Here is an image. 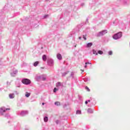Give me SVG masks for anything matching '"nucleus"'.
<instances>
[{
	"instance_id": "f257e3e1",
	"label": "nucleus",
	"mask_w": 130,
	"mask_h": 130,
	"mask_svg": "<svg viewBox=\"0 0 130 130\" xmlns=\"http://www.w3.org/2000/svg\"><path fill=\"white\" fill-rule=\"evenodd\" d=\"M121 36H122V32H119L116 34L114 35L113 36V39H115V40H116L117 39H119V38H121Z\"/></svg>"
},
{
	"instance_id": "f03ea898",
	"label": "nucleus",
	"mask_w": 130,
	"mask_h": 130,
	"mask_svg": "<svg viewBox=\"0 0 130 130\" xmlns=\"http://www.w3.org/2000/svg\"><path fill=\"white\" fill-rule=\"evenodd\" d=\"M7 110H11V109L10 108L5 109L4 107H1L0 108V114H1V115H4V113H5Z\"/></svg>"
},
{
	"instance_id": "7ed1b4c3",
	"label": "nucleus",
	"mask_w": 130,
	"mask_h": 130,
	"mask_svg": "<svg viewBox=\"0 0 130 130\" xmlns=\"http://www.w3.org/2000/svg\"><path fill=\"white\" fill-rule=\"evenodd\" d=\"M23 84L25 85H29L31 84V81L28 79H24L22 80Z\"/></svg>"
},
{
	"instance_id": "20e7f679",
	"label": "nucleus",
	"mask_w": 130,
	"mask_h": 130,
	"mask_svg": "<svg viewBox=\"0 0 130 130\" xmlns=\"http://www.w3.org/2000/svg\"><path fill=\"white\" fill-rule=\"evenodd\" d=\"M107 33V30H104L102 31H100L98 34V37H100V36H103V35H105Z\"/></svg>"
},
{
	"instance_id": "39448f33",
	"label": "nucleus",
	"mask_w": 130,
	"mask_h": 130,
	"mask_svg": "<svg viewBox=\"0 0 130 130\" xmlns=\"http://www.w3.org/2000/svg\"><path fill=\"white\" fill-rule=\"evenodd\" d=\"M57 58L59 60H61L62 59V57L61 56V54H60L59 53L57 54Z\"/></svg>"
},
{
	"instance_id": "423d86ee",
	"label": "nucleus",
	"mask_w": 130,
	"mask_h": 130,
	"mask_svg": "<svg viewBox=\"0 0 130 130\" xmlns=\"http://www.w3.org/2000/svg\"><path fill=\"white\" fill-rule=\"evenodd\" d=\"M9 98L10 99H13L15 98V94H14V93H10V94H9Z\"/></svg>"
},
{
	"instance_id": "0eeeda50",
	"label": "nucleus",
	"mask_w": 130,
	"mask_h": 130,
	"mask_svg": "<svg viewBox=\"0 0 130 130\" xmlns=\"http://www.w3.org/2000/svg\"><path fill=\"white\" fill-rule=\"evenodd\" d=\"M92 45H93V43H88L87 45H86V47L87 48H89V47H91V46H92Z\"/></svg>"
},
{
	"instance_id": "6e6552de",
	"label": "nucleus",
	"mask_w": 130,
	"mask_h": 130,
	"mask_svg": "<svg viewBox=\"0 0 130 130\" xmlns=\"http://www.w3.org/2000/svg\"><path fill=\"white\" fill-rule=\"evenodd\" d=\"M46 59H47V57H46V55H44L43 56V60H44V61H46Z\"/></svg>"
},
{
	"instance_id": "1a4fd4ad",
	"label": "nucleus",
	"mask_w": 130,
	"mask_h": 130,
	"mask_svg": "<svg viewBox=\"0 0 130 130\" xmlns=\"http://www.w3.org/2000/svg\"><path fill=\"white\" fill-rule=\"evenodd\" d=\"M31 95V93L30 92H25V96L27 98L29 97Z\"/></svg>"
},
{
	"instance_id": "9d476101",
	"label": "nucleus",
	"mask_w": 130,
	"mask_h": 130,
	"mask_svg": "<svg viewBox=\"0 0 130 130\" xmlns=\"http://www.w3.org/2000/svg\"><path fill=\"white\" fill-rule=\"evenodd\" d=\"M55 105H56L57 106H59L60 105V102H55Z\"/></svg>"
},
{
	"instance_id": "9b49d317",
	"label": "nucleus",
	"mask_w": 130,
	"mask_h": 130,
	"mask_svg": "<svg viewBox=\"0 0 130 130\" xmlns=\"http://www.w3.org/2000/svg\"><path fill=\"white\" fill-rule=\"evenodd\" d=\"M92 52H93V54H95V55H98V53L95 50H92Z\"/></svg>"
},
{
	"instance_id": "f8f14e48",
	"label": "nucleus",
	"mask_w": 130,
	"mask_h": 130,
	"mask_svg": "<svg viewBox=\"0 0 130 130\" xmlns=\"http://www.w3.org/2000/svg\"><path fill=\"white\" fill-rule=\"evenodd\" d=\"M44 120L45 122H47V121H48V117H45L44 118Z\"/></svg>"
},
{
	"instance_id": "ddd939ff",
	"label": "nucleus",
	"mask_w": 130,
	"mask_h": 130,
	"mask_svg": "<svg viewBox=\"0 0 130 130\" xmlns=\"http://www.w3.org/2000/svg\"><path fill=\"white\" fill-rule=\"evenodd\" d=\"M38 63H39L38 61L35 62L34 64V67H37V66H38Z\"/></svg>"
},
{
	"instance_id": "4468645a",
	"label": "nucleus",
	"mask_w": 130,
	"mask_h": 130,
	"mask_svg": "<svg viewBox=\"0 0 130 130\" xmlns=\"http://www.w3.org/2000/svg\"><path fill=\"white\" fill-rule=\"evenodd\" d=\"M98 53H99V54H103V51L99 50L98 51Z\"/></svg>"
},
{
	"instance_id": "2eb2a0df",
	"label": "nucleus",
	"mask_w": 130,
	"mask_h": 130,
	"mask_svg": "<svg viewBox=\"0 0 130 130\" xmlns=\"http://www.w3.org/2000/svg\"><path fill=\"white\" fill-rule=\"evenodd\" d=\"M81 112L80 110H77L76 111V114H81Z\"/></svg>"
},
{
	"instance_id": "dca6fc26",
	"label": "nucleus",
	"mask_w": 130,
	"mask_h": 130,
	"mask_svg": "<svg viewBox=\"0 0 130 130\" xmlns=\"http://www.w3.org/2000/svg\"><path fill=\"white\" fill-rule=\"evenodd\" d=\"M61 85V84L60 83V82H58L57 84H56V87H59V86H60Z\"/></svg>"
},
{
	"instance_id": "f3484780",
	"label": "nucleus",
	"mask_w": 130,
	"mask_h": 130,
	"mask_svg": "<svg viewBox=\"0 0 130 130\" xmlns=\"http://www.w3.org/2000/svg\"><path fill=\"white\" fill-rule=\"evenodd\" d=\"M85 89H86V90H87V91H88V92H90V89H89V87L86 86L85 87Z\"/></svg>"
},
{
	"instance_id": "a211bd4d",
	"label": "nucleus",
	"mask_w": 130,
	"mask_h": 130,
	"mask_svg": "<svg viewBox=\"0 0 130 130\" xmlns=\"http://www.w3.org/2000/svg\"><path fill=\"white\" fill-rule=\"evenodd\" d=\"M57 90H58V89H57V88H56V87H55V88H54L53 92H56V91H57Z\"/></svg>"
},
{
	"instance_id": "6ab92c4d",
	"label": "nucleus",
	"mask_w": 130,
	"mask_h": 130,
	"mask_svg": "<svg viewBox=\"0 0 130 130\" xmlns=\"http://www.w3.org/2000/svg\"><path fill=\"white\" fill-rule=\"evenodd\" d=\"M109 55H112V51H110L109 52Z\"/></svg>"
},
{
	"instance_id": "aec40b11",
	"label": "nucleus",
	"mask_w": 130,
	"mask_h": 130,
	"mask_svg": "<svg viewBox=\"0 0 130 130\" xmlns=\"http://www.w3.org/2000/svg\"><path fill=\"white\" fill-rule=\"evenodd\" d=\"M86 36H87V35H83V39H84V40H87V38H86Z\"/></svg>"
},
{
	"instance_id": "412c9836",
	"label": "nucleus",
	"mask_w": 130,
	"mask_h": 130,
	"mask_svg": "<svg viewBox=\"0 0 130 130\" xmlns=\"http://www.w3.org/2000/svg\"><path fill=\"white\" fill-rule=\"evenodd\" d=\"M45 80H46V77H43L42 78V80L43 81H45Z\"/></svg>"
},
{
	"instance_id": "4be33fe9",
	"label": "nucleus",
	"mask_w": 130,
	"mask_h": 130,
	"mask_svg": "<svg viewBox=\"0 0 130 130\" xmlns=\"http://www.w3.org/2000/svg\"><path fill=\"white\" fill-rule=\"evenodd\" d=\"M85 104H88V101H85Z\"/></svg>"
},
{
	"instance_id": "5701e85b",
	"label": "nucleus",
	"mask_w": 130,
	"mask_h": 130,
	"mask_svg": "<svg viewBox=\"0 0 130 130\" xmlns=\"http://www.w3.org/2000/svg\"><path fill=\"white\" fill-rule=\"evenodd\" d=\"M79 39L81 40V39H82V38L81 37H79Z\"/></svg>"
},
{
	"instance_id": "b1692460",
	"label": "nucleus",
	"mask_w": 130,
	"mask_h": 130,
	"mask_svg": "<svg viewBox=\"0 0 130 130\" xmlns=\"http://www.w3.org/2000/svg\"><path fill=\"white\" fill-rule=\"evenodd\" d=\"M87 63H89V62H86L85 64H87Z\"/></svg>"
},
{
	"instance_id": "393cba45",
	"label": "nucleus",
	"mask_w": 130,
	"mask_h": 130,
	"mask_svg": "<svg viewBox=\"0 0 130 130\" xmlns=\"http://www.w3.org/2000/svg\"><path fill=\"white\" fill-rule=\"evenodd\" d=\"M44 104H45L44 103H42V105H44Z\"/></svg>"
},
{
	"instance_id": "a878e982",
	"label": "nucleus",
	"mask_w": 130,
	"mask_h": 130,
	"mask_svg": "<svg viewBox=\"0 0 130 130\" xmlns=\"http://www.w3.org/2000/svg\"><path fill=\"white\" fill-rule=\"evenodd\" d=\"M85 68H87V66L86 65L85 66Z\"/></svg>"
},
{
	"instance_id": "bb28decb",
	"label": "nucleus",
	"mask_w": 130,
	"mask_h": 130,
	"mask_svg": "<svg viewBox=\"0 0 130 130\" xmlns=\"http://www.w3.org/2000/svg\"><path fill=\"white\" fill-rule=\"evenodd\" d=\"M88 102H90V100H88Z\"/></svg>"
}]
</instances>
